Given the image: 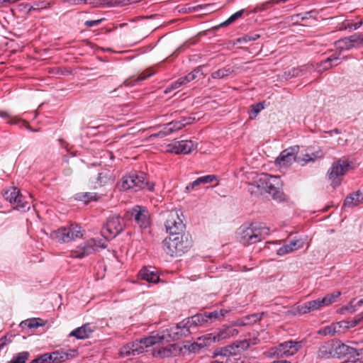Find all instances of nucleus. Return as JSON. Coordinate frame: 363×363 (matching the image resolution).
Returning <instances> with one entry per match:
<instances>
[{
  "instance_id": "5701e85b",
  "label": "nucleus",
  "mask_w": 363,
  "mask_h": 363,
  "mask_svg": "<svg viewBox=\"0 0 363 363\" xmlns=\"http://www.w3.org/2000/svg\"><path fill=\"white\" fill-rule=\"evenodd\" d=\"M140 343L144 346V350L148 347L154 345L155 344L163 343L165 342V337L163 335L162 332L161 333H157L147 337H144L140 339Z\"/></svg>"
},
{
  "instance_id": "bb28decb",
  "label": "nucleus",
  "mask_w": 363,
  "mask_h": 363,
  "mask_svg": "<svg viewBox=\"0 0 363 363\" xmlns=\"http://www.w3.org/2000/svg\"><path fill=\"white\" fill-rule=\"evenodd\" d=\"M339 55H332L330 57H327L325 60L321 61L320 63L317 64L316 68H318V71L320 72H323L324 71L328 70L333 67L337 66L340 64V62H337L335 64H333V61H338Z\"/></svg>"
},
{
  "instance_id": "cd10ccee",
  "label": "nucleus",
  "mask_w": 363,
  "mask_h": 363,
  "mask_svg": "<svg viewBox=\"0 0 363 363\" xmlns=\"http://www.w3.org/2000/svg\"><path fill=\"white\" fill-rule=\"evenodd\" d=\"M340 295V291H336L326 294L323 298L316 299V302L318 303V308H320L322 307L328 306L336 302Z\"/></svg>"
},
{
  "instance_id": "7ed1b4c3",
  "label": "nucleus",
  "mask_w": 363,
  "mask_h": 363,
  "mask_svg": "<svg viewBox=\"0 0 363 363\" xmlns=\"http://www.w3.org/2000/svg\"><path fill=\"white\" fill-rule=\"evenodd\" d=\"M121 191L132 190L138 191L142 189L153 191L155 184L149 182L147 174L143 172H131L124 175L117 184Z\"/></svg>"
},
{
  "instance_id": "338daca9",
  "label": "nucleus",
  "mask_w": 363,
  "mask_h": 363,
  "mask_svg": "<svg viewBox=\"0 0 363 363\" xmlns=\"http://www.w3.org/2000/svg\"><path fill=\"white\" fill-rule=\"evenodd\" d=\"M231 325H233V328L236 327V326H246V323L245 322L244 320V318L242 317L240 318H238V320L232 322Z\"/></svg>"
},
{
  "instance_id": "79ce46f5",
  "label": "nucleus",
  "mask_w": 363,
  "mask_h": 363,
  "mask_svg": "<svg viewBox=\"0 0 363 363\" xmlns=\"http://www.w3.org/2000/svg\"><path fill=\"white\" fill-rule=\"evenodd\" d=\"M264 315V313H257L243 316V318L245 322L246 323V325H253L260 320Z\"/></svg>"
},
{
  "instance_id": "c756f323",
  "label": "nucleus",
  "mask_w": 363,
  "mask_h": 363,
  "mask_svg": "<svg viewBox=\"0 0 363 363\" xmlns=\"http://www.w3.org/2000/svg\"><path fill=\"white\" fill-rule=\"evenodd\" d=\"M318 309H319V308L316 300L306 302L296 308V313L298 314H306Z\"/></svg>"
},
{
  "instance_id": "c03bdc74",
  "label": "nucleus",
  "mask_w": 363,
  "mask_h": 363,
  "mask_svg": "<svg viewBox=\"0 0 363 363\" xmlns=\"http://www.w3.org/2000/svg\"><path fill=\"white\" fill-rule=\"evenodd\" d=\"M340 332V330H337V325H330L321 328L318 330V334L323 335H334L336 333Z\"/></svg>"
},
{
  "instance_id": "72a5a7b5",
  "label": "nucleus",
  "mask_w": 363,
  "mask_h": 363,
  "mask_svg": "<svg viewBox=\"0 0 363 363\" xmlns=\"http://www.w3.org/2000/svg\"><path fill=\"white\" fill-rule=\"evenodd\" d=\"M153 74V72H150V71L148 70H145L144 72H143L138 77L136 78H134V77H131L130 79H128L124 81L123 84L125 85V86H134L138 82H142L143 80H145L146 79H147L148 77H150V76H152Z\"/></svg>"
},
{
  "instance_id": "864d4df0",
  "label": "nucleus",
  "mask_w": 363,
  "mask_h": 363,
  "mask_svg": "<svg viewBox=\"0 0 363 363\" xmlns=\"http://www.w3.org/2000/svg\"><path fill=\"white\" fill-rule=\"evenodd\" d=\"M362 21H358L356 23L347 22L343 24V27H342L340 30H348L350 31L358 29L362 26Z\"/></svg>"
},
{
  "instance_id": "3c124183",
  "label": "nucleus",
  "mask_w": 363,
  "mask_h": 363,
  "mask_svg": "<svg viewBox=\"0 0 363 363\" xmlns=\"http://www.w3.org/2000/svg\"><path fill=\"white\" fill-rule=\"evenodd\" d=\"M50 6V3L46 1L35 2L33 6L28 8V12L30 13L33 10L45 9Z\"/></svg>"
},
{
  "instance_id": "f8f14e48",
  "label": "nucleus",
  "mask_w": 363,
  "mask_h": 363,
  "mask_svg": "<svg viewBox=\"0 0 363 363\" xmlns=\"http://www.w3.org/2000/svg\"><path fill=\"white\" fill-rule=\"evenodd\" d=\"M298 146L290 147L283 150L277 158L276 162L281 167H287L296 160Z\"/></svg>"
},
{
  "instance_id": "e433bc0d",
  "label": "nucleus",
  "mask_w": 363,
  "mask_h": 363,
  "mask_svg": "<svg viewBox=\"0 0 363 363\" xmlns=\"http://www.w3.org/2000/svg\"><path fill=\"white\" fill-rule=\"evenodd\" d=\"M205 315H206L207 322L213 323L216 320H220V318H223L225 314L228 313V311L224 309H220V311H213L212 312H205Z\"/></svg>"
},
{
  "instance_id": "680f3d73",
  "label": "nucleus",
  "mask_w": 363,
  "mask_h": 363,
  "mask_svg": "<svg viewBox=\"0 0 363 363\" xmlns=\"http://www.w3.org/2000/svg\"><path fill=\"white\" fill-rule=\"evenodd\" d=\"M259 38V35L256 33H248L244 35L240 40L247 43L250 41H255Z\"/></svg>"
},
{
  "instance_id": "7c9ffc66",
  "label": "nucleus",
  "mask_w": 363,
  "mask_h": 363,
  "mask_svg": "<svg viewBox=\"0 0 363 363\" xmlns=\"http://www.w3.org/2000/svg\"><path fill=\"white\" fill-rule=\"evenodd\" d=\"M335 46L338 52L337 55H340L342 51L349 50L353 48L350 36L336 40L335 42Z\"/></svg>"
},
{
  "instance_id": "a211bd4d",
  "label": "nucleus",
  "mask_w": 363,
  "mask_h": 363,
  "mask_svg": "<svg viewBox=\"0 0 363 363\" xmlns=\"http://www.w3.org/2000/svg\"><path fill=\"white\" fill-rule=\"evenodd\" d=\"M250 340H237L229 345L230 350L232 353V357L240 356L244 351L247 350L251 345H255L257 342H254L252 343L250 342Z\"/></svg>"
},
{
  "instance_id": "13d9d810",
  "label": "nucleus",
  "mask_w": 363,
  "mask_h": 363,
  "mask_svg": "<svg viewBox=\"0 0 363 363\" xmlns=\"http://www.w3.org/2000/svg\"><path fill=\"white\" fill-rule=\"evenodd\" d=\"M172 128L169 126V123L166 124V125L163 128L162 130L159 131L155 135L157 137L163 138L167 136L171 133H172Z\"/></svg>"
},
{
  "instance_id": "2eb2a0df",
  "label": "nucleus",
  "mask_w": 363,
  "mask_h": 363,
  "mask_svg": "<svg viewBox=\"0 0 363 363\" xmlns=\"http://www.w3.org/2000/svg\"><path fill=\"white\" fill-rule=\"evenodd\" d=\"M145 351L144 346L140 343V340H136L132 342L128 343L120 349L119 355L122 357L135 356L143 353Z\"/></svg>"
},
{
  "instance_id": "a19ab883",
  "label": "nucleus",
  "mask_w": 363,
  "mask_h": 363,
  "mask_svg": "<svg viewBox=\"0 0 363 363\" xmlns=\"http://www.w3.org/2000/svg\"><path fill=\"white\" fill-rule=\"evenodd\" d=\"M233 72L230 67H223L211 73L213 79H223L229 76Z\"/></svg>"
},
{
  "instance_id": "0e129e2a",
  "label": "nucleus",
  "mask_w": 363,
  "mask_h": 363,
  "mask_svg": "<svg viewBox=\"0 0 363 363\" xmlns=\"http://www.w3.org/2000/svg\"><path fill=\"white\" fill-rule=\"evenodd\" d=\"M264 106L261 103L253 104L250 106L251 112L256 116L262 109Z\"/></svg>"
},
{
  "instance_id": "69168bd1",
  "label": "nucleus",
  "mask_w": 363,
  "mask_h": 363,
  "mask_svg": "<svg viewBox=\"0 0 363 363\" xmlns=\"http://www.w3.org/2000/svg\"><path fill=\"white\" fill-rule=\"evenodd\" d=\"M103 21H104V18H100V19L93 20V21L92 20L86 21L84 22V26L87 28L96 26L99 25Z\"/></svg>"
},
{
  "instance_id": "423d86ee",
  "label": "nucleus",
  "mask_w": 363,
  "mask_h": 363,
  "mask_svg": "<svg viewBox=\"0 0 363 363\" xmlns=\"http://www.w3.org/2000/svg\"><path fill=\"white\" fill-rule=\"evenodd\" d=\"M125 228L123 218L119 215H110L101 229V235L105 240H111L118 236Z\"/></svg>"
},
{
  "instance_id": "774afa93",
  "label": "nucleus",
  "mask_w": 363,
  "mask_h": 363,
  "mask_svg": "<svg viewBox=\"0 0 363 363\" xmlns=\"http://www.w3.org/2000/svg\"><path fill=\"white\" fill-rule=\"evenodd\" d=\"M194 121H195V118L192 117H184L181 119L182 123L184 124V128L191 124Z\"/></svg>"
},
{
  "instance_id": "aec40b11",
  "label": "nucleus",
  "mask_w": 363,
  "mask_h": 363,
  "mask_svg": "<svg viewBox=\"0 0 363 363\" xmlns=\"http://www.w3.org/2000/svg\"><path fill=\"white\" fill-rule=\"evenodd\" d=\"M186 324L192 333L200 326H203L205 323H208L206 315L205 313H197L194 315L185 318Z\"/></svg>"
},
{
  "instance_id": "bf43d9fd",
  "label": "nucleus",
  "mask_w": 363,
  "mask_h": 363,
  "mask_svg": "<svg viewBox=\"0 0 363 363\" xmlns=\"http://www.w3.org/2000/svg\"><path fill=\"white\" fill-rule=\"evenodd\" d=\"M291 252H293V250H291L290 245L286 244L278 249L277 254L279 256H283Z\"/></svg>"
},
{
  "instance_id": "5fc2aeb1",
  "label": "nucleus",
  "mask_w": 363,
  "mask_h": 363,
  "mask_svg": "<svg viewBox=\"0 0 363 363\" xmlns=\"http://www.w3.org/2000/svg\"><path fill=\"white\" fill-rule=\"evenodd\" d=\"M291 246V250L294 251L301 249L304 245V241L303 239H294L289 243Z\"/></svg>"
},
{
  "instance_id": "9d476101",
  "label": "nucleus",
  "mask_w": 363,
  "mask_h": 363,
  "mask_svg": "<svg viewBox=\"0 0 363 363\" xmlns=\"http://www.w3.org/2000/svg\"><path fill=\"white\" fill-rule=\"evenodd\" d=\"M360 354L361 353L357 349L335 340L334 357L343 359L346 362H352L358 359Z\"/></svg>"
},
{
  "instance_id": "4c0bfd02",
  "label": "nucleus",
  "mask_w": 363,
  "mask_h": 363,
  "mask_svg": "<svg viewBox=\"0 0 363 363\" xmlns=\"http://www.w3.org/2000/svg\"><path fill=\"white\" fill-rule=\"evenodd\" d=\"M99 196L96 193L82 192L76 194L75 199L87 203L91 201H97Z\"/></svg>"
},
{
  "instance_id": "4d7b16f0",
  "label": "nucleus",
  "mask_w": 363,
  "mask_h": 363,
  "mask_svg": "<svg viewBox=\"0 0 363 363\" xmlns=\"http://www.w3.org/2000/svg\"><path fill=\"white\" fill-rule=\"evenodd\" d=\"M200 72L199 69H194L192 72H189L186 76L183 77V79L184 81V83L186 84L188 82H190L193 80H194L197 77V74Z\"/></svg>"
},
{
  "instance_id": "603ef678",
  "label": "nucleus",
  "mask_w": 363,
  "mask_h": 363,
  "mask_svg": "<svg viewBox=\"0 0 363 363\" xmlns=\"http://www.w3.org/2000/svg\"><path fill=\"white\" fill-rule=\"evenodd\" d=\"M91 240H94L95 242L94 246L95 252L99 249H105L107 247V240H104L101 238H91Z\"/></svg>"
},
{
  "instance_id": "4468645a",
  "label": "nucleus",
  "mask_w": 363,
  "mask_h": 363,
  "mask_svg": "<svg viewBox=\"0 0 363 363\" xmlns=\"http://www.w3.org/2000/svg\"><path fill=\"white\" fill-rule=\"evenodd\" d=\"M94 240H88L81 243L76 249L70 252V257L81 259L94 253L95 252L94 249Z\"/></svg>"
},
{
  "instance_id": "09e8293b",
  "label": "nucleus",
  "mask_w": 363,
  "mask_h": 363,
  "mask_svg": "<svg viewBox=\"0 0 363 363\" xmlns=\"http://www.w3.org/2000/svg\"><path fill=\"white\" fill-rule=\"evenodd\" d=\"M185 84L184 81L182 77L178 79L177 81L170 84L164 91V94H169L172 91L178 89L182 85Z\"/></svg>"
},
{
  "instance_id": "de8ad7c7",
  "label": "nucleus",
  "mask_w": 363,
  "mask_h": 363,
  "mask_svg": "<svg viewBox=\"0 0 363 363\" xmlns=\"http://www.w3.org/2000/svg\"><path fill=\"white\" fill-rule=\"evenodd\" d=\"M244 11H245V10L242 9V10H240V11L235 12V13L231 15L226 21H225L224 22L220 23V26H227L233 23V22H235L236 20H238L239 18H240L242 16Z\"/></svg>"
},
{
  "instance_id": "a878e982",
  "label": "nucleus",
  "mask_w": 363,
  "mask_h": 363,
  "mask_svg": "<svg viewBox=\"0 0 363 363\" xmlns=\"http://www.w3.org/2000/svg\"><path fill=\"white\" fill-rule=\"evenodd\" d=\"M140 278L149 283L156 284L160 281V277L157 272L151 271L147 267L142 268L138 274Z\"/></svg>"
},
{
  "instance_id": "6e6552de",
  "label": "nucleus",
  "mask_w": 363,
  "mask_h": 363,
  "mask_svg": "<svg viewBox=\"0 0 363 363\" xmlns=\"http://www.w3.org/2000/svg\"><path fill=\"white\" fill-rule=\"evenodd\" d=\"M303 346L302 342L288 340L272 349V354L277 358L295 354Z\"/></svg>"
},
{
  "instance_id": "f03ea898",
  "label": "nucleus",
  "mask_w": 363,
  "mask_h": 363,
  "mask_svg": "<svg viewBox=\"0 0 363 363\" xmlns=\"http://www.w3.org/2000/svg\"><path fill=\"white\" fill-rule=\"evenodd\" d=\"M282 184L279 177L271 176L267 174H262L248 185V191L251 194H258L264 191L269 194L273 199L283 201L286 199V195L281 189Z\"/></svg>"
},
{
  "instance_id": "f704fd0d",
  "label": "nucleus",
  "mask_w": 363,
  "mask_h": 363,
  "mask_svg": "<svg viewBox=\"0 0 363 363\" xmlns=\"http://www.w3.org/2000/svg\"><path fill=\"white\" fill-rule=\"evenodd\" d=\"M44 325L45 323L42 319L36 318L25 320L20 323L22 328H36Z\"/></svg>"
},
{
  "instance_id": "473e14b6",
  "label": "nucleus",
  "mask_w": 363,
  "mask_h": 363,
  "mask_svg": "<svg viewBox=\"0 0 363 363\" xmlns=\"http://www.w3.org/2000/svg\"><path fill=\"white\" fill-rule=\"evenodd\" d=\"M0 117L2 118H8L9 121L8 123L11 125H17L20 123H23V125L28 130L31 131H34V130L31 129L28 123L23 120L19 119L16 117H12L8 112L4 111H0Z\"/></svg>"
},
{
  "instance_id": "ea45409f",
  "label": "nucleus",
  "mask_w": 363,
  "mask_h": 363,
  "mask_svg": "<svg viewBox=\"0 0 363 363\" xmlns=\"http://www.w3.org/2000/svg\"><path fill=\"white\" fill-rule=\"evenodd\" d=\"M30 357V353L27 351L18 352L13 354V357L8 363H26Z\"/></svg>"
},
{
  "instance_id": "dca6fc26",
  "label": "nucleus",
  "mask_w": 363,
  "mask_h": 363,
  "mask_svg": "<svg viewBox=\"0 0 363 363\" xmlns=\"http://www.w3.org/2000/svg\"><path fill=\"white\" fill-rule=\"evenodd\" d=\"M77 353L76 350H68L67 351L56 350L52 352H48L50 363H62L75 356Z\"/></svg>"
},
{
  "instance_id": "a18cd8bd",
  "label": "nucleus",
  "mask_w": 363,
  "mask_h": 363,
  "mask_svg": "<svg viewBox=\"0 0 363 363\" xmlns=\"http://www.w3.org/2000/svg\"><path fill=\"white\" fill-rule=\"evenodd\" d=\"M213 354L215 357L220 356L224 357H231L232 353L230 350V346L227 345L223 347L216 348Z\"/></svg>"
},
{
  "instance_id": "37998d69",
  "label": "nucleus",
  "mask_w": 363,
  "mask_h": 363,
  "mask_svg": "<svg viewBox=\"0 0 363 363\" xmlns=\"http://www.w3.org/2000/svg\"><path fill=\"white\" fill-rule=\"evenodd\" d=\"M353 48L363 47V33H357L350 36Z\"/></svg>"
},
{
  "instance_id": "58836bf2",
  "label": "nucleus",
  "mask_w": 363,
  "mask_h": 363,
  "mask_svg": "<svg viewBox=\"0 0 363 363\" xmlns=\"http://www.w3.org/2000/svg\"><path fill=\"white\" fill-rule=\"evenodd\" d=\"M287 0H269L260 4L256 6L255 9V12H261L265 11L275 5L279 4L280 3H285Z\"/></svg>"
},
{
  "instance_id": "f257e3e1",
  "label": "nucleus",
  "mask_w": 363,
  "mask_h": 363,
  "mask_svg": "<svg viewBox=\"0 0 363 363\" xmlns=\"http://www.w3.org/2000/svg\"><path fill=\"white\" fill-rule=\"evenodd\" d=\"M169 236L163 240L164 250L171 257H179L188 252L191 247V240L188 235L182 234L184 224L177 211L168 213L164 223Z\"/></svg>"
},
{
  "instance_id": "f3484780",
  "label": "nucleus",
  "mask_w": 363,
  "mask_h": 363,
  "mask_svg": "<svg viewBox=\"0 0 363 363\" xmlns=\"http://www.w3.org/2000/svg\"><path fill=\"white\" fill-rule=\"evenodd\" d=\"M314 69L315 67L313 64H306L298 67H293L287 71H285L284 75L287 79L301 77L306 74L307 73L311 72Z\"/></svg>"
},
{
  "instance_id": "393cba45",
  "label": "nucleus",
  "mask_w": 363,
  "mask_h": 363,
  "mask_svg": "<svg viewBox=\"0 0 363 363\" xmlns=\"http://www.w3.org/2000/svg\"><path fill=\"white\" fill-rule=\"evenodd\" d=\"M216 179V177L215 175H206L201 177L197 178L196 180L190 183L189 185L186 186V192H190L192 190H194L198 186L201 184H206L212 183L213 181Z\"/></svg>"
},
{
  "instance_id": "1a4fd4ad",
  "label": "nucleus",
  "mask_w": 363,
  "mask_h": 363,
  "mask_svg": "<svg viewBox=\"0 0 363 363\" xmlns=\"http://www.w3.org/2000/svg\"><path fill=\"white\" fill-rule=\"evenodd\" d=\"M350 164L348 161L340 159L334 162L328 170V177L332 180L333 187H337L341 184L343 176L350 169Z\"/></svg>"
},
{
  "instance_id": "20e7f679",
  "label": "nucleus",
  "mask_w": 363,
  "mask_h": 363,
  "mask_svg": "<svg viewBox=\"0 0 363 363\" xmlns=\"http://www.w3.org/2000/svg\"><path fill=\"white\" fill-rule=\"evenodd\" d=\"M240 242L245 245H252L265 239L269 234V228L263 223H253L249 226L240 228Z\"/></svg>"
},
{
  "instance_id": "c85d7f7f",
  "label": "nucleus",
  "mask_w": 363,
  "mask_h": 363,
  "mask_svg": "<svg viewBox=\"0 0 363 363\" xmlns=\"http://www.w3.org/2000/svg\"><path fill=\"white\" fill-rule=\"evenodd\" d=\"M238 330L230 325H223L217 334V340L219 341L228 337L235 336L238 334Z\"/></svg>"
},
{
  "instance_id": "c9c22d12",
  "label": "nucleus",
  "mask_w": 363,
  "mask_h": 363,
  "mask_svg": "<svg viewBox=\"0 0 363 363\" xmlns=\"http://www.w3.org/2000/svg\"><path fill=\"white\" fill-rule=\"evenodd\" d=\"M20 193L21 191L17 187H11L4 191L3 196L11 204H14Z\"/></svg>"
},
{
  "instance_id": "6ab92c4d",
  "label": "nucleus",
  "mask_w": 363,
  "mask_h": 363,
  "mask_svg": "<svg viewBox=\"0 0 363 363\" xmlns=\"http://www.w3.org/2000/svg\"><path fill=\"white\" fill-rule=\"evenodd\" d=\"M335 340H331L322 343L318 351V356L320 358L334 357Z\"/></svg>"
},
{
  "instance_id": "39448f33",
  "label": "nucleus",
  "mask_w": 363,
  "mask_h": 363,
  "mask_svg": "<svg viewBox=\"0 0 363 363\" xmlns=\"http://www.w3.org/2000/svg\"><path fill=\"white\" fill-rule=\"evenodd\" d=\"M83 231L81 226L77 224H70L62 226L57 230L51 231L50 238L60 243L69 242L77 238H82Z\"/></svg>"
},
{
  "instance_id": "0eeeda50",
  "label": "nucleus",
  "mask_w": 363,
  "mask_h": 363,
  "mask_svg": "<svg viewBox=\"0 0 363 363\" xmlns=\"http://www.w3.org/2000/svg\"><path fill=\"white\" fill-rule=\"evenodd\" d=\"M186 323H187L184 319L175 326L162 331L163 335L165 337V342L177 341L191 334L192 332L189 326Z\"/></svg>"
},
{
  "instance_id": "2f4dec72",
  "label": "nucleus",
  "mask_w": 363,
  "mask_h": 363,
  "mask_svg": "<svg viewBox=\"0 0 363 363\" xmlns=\"http://www.w3.org/2000/svg\"><path fill=\"white\" fill-rule=\"evenodd\" d=\"M13 209L21 212H26L30 208V203L25 200V197L20 193L16 198L14 204H12Z\"/></svg>"
},
{
  "instance_id": "6e6d98bb",
  "label": "nucleus",
  "mask_w": 363,
  "mask_h": 363,
  "mask_svg": "<svg viewBox=\"0 0 363 363\" xmlns=\"http://www.w3.org/2000/svg\"><path fill=\"white\" fill-rule=\"evenodd\" d=\"M64 4H67L69 6L84 4H91L94 3V0H62Z\"/></svg>"
},
{
  "instance_id": "49530a36",
  "label": "nucleus",
  "mask_w": 363,
  "mask_h": 363,
  "mask_svg": "<svg viewBox=\"0 0 363 363\" xmlns=\"http://www.w3.org/2000/svg\"><path fill=\"white\" fill-rule=\"evenodd\" d=\"M360 322V319L359 320H342L337 323V327L338 326L340 330V328L349 329L351 328L355 327Z\"/></svg>"
},
{
  "instance_id": "052dcab7",
  "label": "nucleus",
  "mask_w": 363,
  "mask_h": 363,
  "mask_svg": "<svg viewBox=\"0 0 363 363\" xmlns=\"http://www.w3.org/2000/svg\"><path fill=\"white\" fill-rule=\"evenodd\" d=\"M317 157H319V158L323 157L322 152H317L316 154L313 153L311 155L307 154L304 156L303 160H304L305 163H307L311 161L313 162L315 160V159Z\"/></svg>"
},
{
  "instance_id": "4be33fe9",
  "label": "nucleus",
  "mask_w": 363,
  "mask_h": 363,
  "mask_svg": "<svg viewBox=\"0 0 363 363\" xmlns=\"http://www.w3.org/2000/svg\"><path fill=\"white\" fill-rule=\"evenodd\" d=\"M360 203H363V190H358L348 195L344 201L343 206L348 208H353Z\"/></svg>"
},
{
  "instance_id": "ddd939ff",
  "label": "nucleus",
  "mask_w": 363,
  "mask_h": 363,
  "mask_svg": "<svg viewBox=\"0 0 363 363\" xmlns=\"http://www.w3.org/2000/svg\"><path fill=\"white\" fill-rule=\"evenodd\" d=\"M131 216L135 223L142 228H146L150 225L149 213L145 207L135 206L131 211Z\"/></svg>"
},
{
  "instance_id": "8fccbe9b",
  "label": "nucleus",
  "mask_w": 363,
  "mask_h": 363,
  "mask_svg": "<svg viewBox=\"0 0 363 363\" xmlns=\"http://www.w3.org/2000/svg\"><path fill=\"white\" fill-rule=\"evenodd\" d=\"M354 301H352L348 306H344L340 309V313H344L345 311L353 313L356 311L357 306L363 305V298L357 301L355 306L353 305Z\"/></svg>"
},
{
  "instance_id": "412c9836",
  "label": "nucleus",
  "mask_w": 363,
  "mask_h": 363,
  "mask_svg": "<svg viewBox=\"0 0 363 363\" xmlns=\"http://www.w3.org/2000/svg\"><path fill=\"white\" fill-rule=\"evenodd\" d=\"M94 332L91 325L86 323L73 330L69 335L70 337H75L77 339L83 340L88 338Z\"/></svg>"
},
{
  "instance_id": "9b49d317",
  "label": "nucleus",
  "mask_w": 363,
  "mask_h": 363,
  "mask_svg": "<svg viewBox=\"0 0 363 363\" xmlns=\"http://www.w3.org/2000/svg\"><path fill=\"white\" fill-rule=\"evenodd\" d=\"M195 148V144L192 140L176 141L167 145V152L179 154H189Z\"/></svg>"
},
{
  "instance_id": "b1692460",
  "label": "nucleus",
  "mask_w": 363,
  "mask_h": 363,
  "mask_svg": "<svg viewBox=\"0 0 363 363\" xmlns=\"http://www.w3.org/2000/svg\"><path fill=\"white\" fill-rule=\"evenodd\" d=\"M112 181V176L109 171L104 170L99 172L95 181H92V187L96 189L100 186H105Z\"/></svg>"
},
{
  "instance_id": "e2e57ef3",
  "label": "nucleus",
  "mask_w": 363,
  "mask_h": 363,
  "mask_svg": "<svg viewBox=\"0 0 363 363\" xmlns=\"http://www.w3.org/2000/svg\"><path fill=\"white\" fill-rule=\"evenodd\" d=\"M169 126L172 128V131H177L184 128V124L182 123L181 120L179 121H173L169 123Z\"/></svg>"
}]
</instances>
